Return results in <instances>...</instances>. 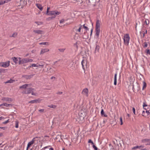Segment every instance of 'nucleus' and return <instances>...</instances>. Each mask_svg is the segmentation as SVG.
<instances>
[{
	"label": "nucleus",
	"mask_w": 150,
	"mask_h": 150,
	"mask_svg": "<svg viewBox=\"0 0 150 150\" xmlns=\"http://www.w3.org/2000/svg\"><path fill=\"white\" fill-rule=\"evenodd\" d=\"M100 21L98 20H97L96 22L95 29V36L97 38H98L99 37L100 31Z\"/></svg>",
	"instance_id": "nucleus-1"
},
{
	"label": "nucleus",
	"mask_w": 150,
	"mask_h": 150,
	"mask_svg": "<svg viewBox=\"0 0 150 150\" xmlns=\"http://www.w3.org/2000/svg\"><path fill=\"white\" fill-rule=\"evenodd\" d=\"M35 90L34 88H29L23 91V93L25 94H29L30 93L32 95L36 96L37 94V93H35Z\"/></svg>",
	"instance_id": "nucleus-2"
},
{
	"label": "nucleus",
	"mask_w": 150,
	"mask_h": 150,
	"mask_svg": "<svg viewBox=\"0 0 150 150\" xmlns=\"http://www.w3.org/2000/svg\"><path fill=\"white\" fill-rule=\"evenodd\" d=\"M123 40L124 44L126 45H128L130 40V37L129 34H126L124 35Z\"/></svg>",
	"instance_id": "nucleus-3"
},
{
	"label": "nucleus",
	"mask_w": 150,
	"mask_h": 150,
	"mask_svg": "<svg viewBox=\"0 0 150 150\" xmlns=\"http://www.w3.org/2000/svg\"><path fill=\"white\" fill-rule=\"evenodd\" d=\"M19 64H22L24 63H25L28 62V58H24L21 60V58H19Z\"/></svg>",
	"instance_id": "nucleus-4"
},
{
	"label": "nucleus",
	"mask_w": 150,
	"mask_h": 150,
	"mask_svg": "<svg viewBox=\"0 0 150 150\" xmlns=\"http://www.w3.org/2000/svg\"><path fill=\"white\" fill-rule=\"evenodd\" d=\"M60 13L56 11H50L48 13V15L57 16L59 15Z\"/></svg>",
	"instance_id": "nucleus-5"
},
{
	"label": "nucleus",
	"mask_w": 150,
	"mask_h": 150,
	"mask_svg": "<svg viewBox=\"0 0 150 150\" xmlns=\"http://www.w3.org/2000/svg\"><path fill=\"white\" fill-rule=\"evenodd\" d=\"M9 63L10 61H8L7 62H2L0 64V65L1 67L6 68L9 66Z\"/></svg>",
	"instance_id": "nucleus-6"
},
{
	"label": "nucleus",
	"mask_w": 150,
	"mask_h": 150,
	"mask_svg": "<svg viewBox=\"0 0 150 150\" xmlns=\"http://www.w3.org/2000/svg\"><path fill=\"white\" fill-rule=\"evenodd\" d=\"M82 94L86 96H88V90L87 88H85L83 89L82 92Z\"/></svg>",
	"instance_id": "nucleus-7"
},
{
	"label": "nucleus",
	"mask_w": 150,
	"mask_h": 150,
	"mask_svg": "<svg viewBox=\"0 0 150 150\" xmlns=\"http://www.w3.org/2000/svg\"><path fill=\"white\" fill-rule=\"evenodd\" d=\"M81 64L82 65L83 69L84 70L85 68L87 67L86 62L84 60H83L81 62Z\"/></svg>",
	"instance_id": "nucleus-8"
},
{
	"label": "nucleus",
	"mask_w": 150,
	"mask_h": 150,
	"mask_svg": "<svg viewBox=\"0 0 150 150\" xmlns=\"http://www.w3.org/2000/svg\"><path fill=\"white\" fill-rule=\"evenodd\" d=\"M37 137H35L33 138L31 141L28 143V148H29L30 146L32 144H34V142L35 141V139L37 138Z\"/></svg>",
	"instance_id": "nucleus-9"
},
{
	"label": "nucleus",
	"mask_w": 150,
	"mask_h": 150,
	"mask_svg": "<svg viewBox=\"0 0 150 150\" xmlns=\"http://www.w3.org/2000/svg\"><path fill=\"white\" fill-rule=\"evenodd\" d=\"M33 32L38 34H42L44 33V32L43 31L39 30H34Z\"/></svg>",
	"instance_id": "nucleus-10"
},
{
	"label": "nucleus",
	"mask_w": 150,
	"mask_h": 150,
	"mask_svg": "<svg viewBox=\"0 0 150 150\" xmlns=\"http://www.w3.org/2000/svg\"><path fill=\"white\" fill-rule=\"evenodd\" d=\"M41 101V99H38L35 100H32L30 101L29 103H40Z\"/></svg>",
	"instance_id": "nucleus-11"
},
{
	"label": "nucleus",
	"mask_w": 150,
	"mask_h": 150,
	"mask_svg": "<svg viewBox=\"0 0 150 150\" xmlns=\"http://www.w3.org/2000/svg\"><path fill=\"white\" fill-rule=\"evenodd\" d=\"M50 51L49 49L45 48L42 49L40 52V54H43L47 52Z\"/></svg>",
	"instance_id": "nucleus-12"
},
{
	"label": "nucleus",
	"mask_w": 150,
	"mask_h": 150,
	"mask_svg": "<svg viewBox=\"0 0 150 150\" xmlns=\"http://www.w3.org/2000/svg\"><path fill=\"white\" fill-rule=\"evenodd\" d=\"M2 100L6 102H11L12 100L11 98H3L2 99Z\"/></svg>",
	"instance_id": "nucleus-13"
},
{
	"label": "nucleus",
	"mask_w": 150,
	"mask_h": 150,
	"mask_svg": "<svg viewBox=\"0 0 150 150\" xmlns=\"http://www.w3.org/2000/svg\"><path fill=\"white\" fill-rule=\"evenodd\" d=\"M12 105L11 104H7L6 103H4L1 104H0V107H3V106H6V107H8L10 105Z\"/></svg>",
	"instance_id": "nucleus-14"
},
{
	"label": "nucleus",
	"mask_w": 150,
	"mask_h": 150,
	"mask_svg": "<svg viewBox=\"0 0 150 150\" xmlns=\"http://www.w3.org/2000/svg\"><path fill=\"white\" fill-rule=\"evenodd\" d=\"M36 5L37 7L39 8L40 11H42L43 9L42 7V5L38 4H36Z\"/></svg>",
	"instance_id": "nucleus-15"
},
{
	"label": "nucleus",
	"mask_w": 150,
	"mask_h": 150,
	"mask_svg": "<svg viewBox=\"0 0 150 150\" xmlns=\"http://www.w3.org/2000/svg\"><path fill=\"white\" fill-rule=\"evenodd\" d=\"M144 146L142 145L140 146H136L134 147H133L132 148V149H141V148H143Z\"/></svg>",
	"instance_id": "nucleus-16"
},
{
	"label": "nucleus",
	"mask_w": 150,
	"mask_h": 150,
	"mask_svg": "<svg viewBox=\"0 0 150 150\" xmlns=\"http://www.w3.org/2000/svg\"><path fill=\"white\" fill-rule=\"evenodd\" d=\"M100 49V47L98 45H96V47L95 50V53H96L98 52Z\"/></svg>",
	"instance_id": "nucleus-17"
},
{
	"label": "nucleus",
	"mask_w": 150,
	"mask_h": 150,
	"mask_svg": "<svg viewBox=\"0 0 150 150\" xmlns=\"http://www.w3.org/2000/svg\"><path fill=\"white\" fill-rule=\"evenodd\" d=\"M28 84H25L19 87L20 88H26L28 86Z\"/></svg>",
	"instance_id": "nucleus-18"
},
{
	"label": "nucleus",
	"mask_w": 150,
	"mask_h": 150,
	"mask_svg": "<svg viewBox=\"0 0 150 150\" xmlns=\"http://www.w3.org/2000/svg\"><path fill=\"white\" fill-rule=\"evenodd\" d=\"M13 59L16 64L19 63V61L17 59V58L14 57L13 58Z\"/></svg>",
	"instance_id": "nucleus-19"
},
{
	"label": "nucleus",
	"mask_w": 150,
	"mask_h": 150,
	"mask_svg": "<svg viewBox=\"0 0 150 150\" xmlns=\"http://www.w3.org/2000/svg\"><path fill=\"white\" fill-rule=\"evenodd\" d=\"M15 81L13 80H12L11 79H10V80H8V81L5 82V83H13Z\"/></svg>",
	"instance_id": "nucleus-20"
},
{
	"label": "nucleus",
	"mask_w": 150,
	"mask_h": 150,
	"mask_svg": "<svg viewBox=\"0 0 150 150\" xmlns=\"http://www.w3.org/2000/svg\"><path fill=\"white\" fill-rule=\"evenodd\" d=\"M142 45L144 48H145L147 47L148 44L147 42H145L142 44Z\"/></svg>",
	"instance_id": "nucleus-21"
},
{
	"label": "nucleus",
	"mask_w": 150,
	"mask_h": 150,
	"mask_svg": "<svg viewBox=\"0 0 150 150\" xmlns=\"http://www.w3.org/2000/svg\"><path fill=\"white\" fill-rule=\"evenodd\" d=\"M146 86V82L144 81H143V86L142 87V90H144V89L145 88Z\"/></svg>",
	"instance_id": "nucleus-22"
},
{
	"label": "nucleus",
	"mask_w": 150,
	"mask_h": 150,
	"mask_svg": "<svg viewBox=\"0 0 150 150\" xmlns=\"http://www.w3.org/2000/svg\"><path fill=\"white\" fill-rule=\"evenodd\" d=\"M39 44L40 45H48L49 44L48 42H42L40 43Z\"/></svg>",
	"instance_id": "nucleus-23"
},
{
	"label": "nucleus",
	"mask_w": 150,
	"mask_h": 150,
	"mask_svg": "<svg viewBox=\"0 0 150 150\" xmlns=\"http://www.w3.org/2000/svg\"><path fill=\"white\" fill-rule=\"evenodd\" d=\"M18 123H19V122L18 121H15V127L16 128H18Z\"/></svg>",
	"instance_id": "nucleus-24"
},
{
	"label": "nucleus",
	"mask_w": 150,
	"mask_h": 150,
	"mask_svg": "<svg viewBox=\"0 0 150 150\" xmlns=\"http://www.w3.org/2000/svg\"><path fill=\"white\" fill-rule=\"evenodd\" d=\"M101 115H103L104 116V117H107V115H106L104 114V112L103 110V109H101Z\"/></svg>",
	"instance_id": "nucleus-25"
},
{
	"label": "nucleus",
	"mask_w": 150,
	"mask_h": 150,
	"mask_svg": "<svg viewBox=\"0 0 150 150\" xmlns=\"http://www.w3.org/2000/svg\"><path fill=\"white\" fill-rule=\"evenodd\" d=\"M65 48H60L58 50L61 52H64V50H65Z\"/></svg>",
	"instance_id": "nucleus-26"
},
{
	"label": "nucleus",
	"mask_w": 150,
	"mask_h": 150,
	"mask_svg": "<svg viewBox=\"0 0 150 150\" xmlns=\"http://www.w3.org/2000/svg\"><path fill=\"white\" fill-rule=\"evenodd\" d=\"M48 107L53 108H55L56 107V106L55 105H48Z\"/></svg>",
	"instance_id": "nucleus-27"
},
{
	"label": "nucleus",
	"mask_w": 150,
	"mask_h": 150,
	"mask_svg": "<svg viewBox=\"0 0 150 150\" xmlns=\"http://www.w3.org/2000/svg\"><path fill=\"white\" fill-rule=\"evenodd\" d=\"M17 33H14L11 37H15L17 36Z\"/></svg>",
	"instance_id": "nucleus-28"
},
{
	"label": "nucleus",
	"mask_w": 150,
	"mask_h": 150,
	"mask_svg": "<svg viewBox=\"0 0 150 150\" xmlns=\"http://www.w3.org/2000/svg\"><path fill=\"white\" fill-rule=\"evenodd\" d=\"M150 141V139H145L143 140L142 141L143 142H149Z\"/></svg>",
	"instance_id": "nucleus-29"
},
{
	"label": "nucleus",
	"mask_w": 150,
	"mask_h": 150,
	"mask_svg": "<svg viewBox=\"0 0 150 150\" xmlns=\"http://www.w3.org/2000/svg\"><path fill=\"white\" fill-rule=\"evenodd\" d=\"M144 23H145L146 25H148L149 24V21L148 20H146L144 22Z\"/></svg>",
	"instance_id": "nucleus-30"
},
{
	"label": "nucleus",
	"mask_w": 150,
	"mask_h": 150,
	"mask_svg": "<svg viewBox=\"0 0 150 150\" xmlns=\"http://www.w3.org/2000/svg\"><path fill=\"white\" fill-rule=\"evenodd\" d=\"M44 65L43 64H38L37 65V67H43Z\"/></svg>",
	"instance_id": "nucleus-31"
},
{
	"label": "nucleus",
	"mask_w": 150,
	"mask_h": 150,
	"mask_svg": "<svg viewBox=\"0 0 150 150\" xmlns=\"http://www.w3.org/2000/svg\"><path fill=\"white\" fill-rule=\"evenodd\" d=\"M117 73L115 74L114 78V81H117Z\"/></svg>",
	"instance_id": "nucleus-32"
},
{
	"label": "nucleus",
	"mask_w": 150,
	"mask_h": 150,
	"mask_svg": "<svg viewBox=\"0 0 150 150\" xmlns=\"http://www.w3.org/2000/svg\"><path fill=\"white\" fill-rule=\"evenodd\" d=\"M79 37V35H76L74 37V38L75 40H76L78 39Z\"/></svg>",
	"instance_id": "nucleus-33"
},
{
	"label": "nucleus",
	"mask_w": 150,
	"mask_h": 150,
	"mask_svg": "<svg viewBox=\"0 0 150 150\" xmlns=\"http://www.w3.org/2000/svg\"><path fill=\"white\" fill-rule=\"evenodd\" d=\"M4 4V1L1 0L0 1V6L3 5Z\"/></svg>",
	"instance_id": "nucleus-34"
},
{
	"label": "nucleus",
	"mask_w": 150,
	"mask_h": 150,
	"mask_svg": "<svg viewBox=\"0 0 150 150\" xmlns=\"http://www.w3.org/2000/svg\"><path fill=\"white\" fill-rule=\"evenodd\" d=\"M11 0H5L4 1V4L8 3V2L11 1Z\"/></svg>",
	"instance_id": "nucleus-35"
},
{
	"label": "nucleus",
	"mask_w": 150,
	"mask_h": 150,
	"mask_svg": "<svg viewBox=\"0 0 150 150\" xmlns=\"http://www.w3.org/2000/svg\"><path fill=\"white\" fill-rule=\"evenodd\" d=\"M83 27L86 30H88V28L87 26L85 25V24L83 25Z\"/></svg>",
	"instance_id": "nucleus-36"
},
{
	"label": "nucleus",
	"mask_w": 150,
	"mask_h": 150,
	"mask_svg": "<svg viewBox=\"0 0 150 150\" xmlns=\"http://www.w3.org/2000/svg\"><path fill=\"white\" fill-rule=\"evenodd\" d=\"M120 125H122L123 124V122H122V117H120Z\"/></svg>",
	"instance_id": "nucleus-37"
},
{
	"label": "nucleus",
	"mask_w": 150,
	"mask_h": 150,
	"mask_svg": "<svg viewBox=\"0 0 150 150\" xmlns=\"http://www.w3.org/2000/svg\"><path fill=\"white\" fill-rule=\"evenodd\" d=\"M88 142L89 143H91L92 144H94L93 142L91 139H89L88 140Z\"/></svg>",
	"instance_id": "nucleus-38"
},
{
	"label": "nucleus",
	"mask_w": 150,
	"mask_h": 150,
	"mask_svg": "<svg viewBox=\"0 0 150 150\" xmlns=\"http://www.w3.org/2000/svg\"><path fill=\"white\" fill-rule=\"evenodd\" d=\"M50 7H47V12H46V14L48 15V13L49 12V10L50 9Z\"/></svg>",
	"instance_id": "nucleus-39"
},
{
	"label": "nucleus",
	"mask_w": 150,
	"mask_h": 150,
	"mask_svg": "<svg viewBox=\"0 0 150 150\" xmlns=\"http://www.w3.org/2000/svg\"><path fill=\"white\" fill-rule=\"evenodd\" d=\"M33 62V60L32 59L28 58V62Z\"/></svg>",
	"instance_id": "nucleus-40"
},
{
	"label": "nucleus",
	"mask_w": 150,
	"mask_h": 150,
	"mask_svg": "<svg viewBox=\"0 0 150 150\" xmlns=\"http://www.w3.org/2000/svg\"><path fill=\"white\" fill-rule=\"evenodd\" d=\"M44 110H45L44 109H41L39 110V111L41 112H42L44 111Z\"/></svg>",
	"instance_id": "nucleus-41"
},
{
	"label": "nucleus",
	"mask_w": 150,
	"mask_h": 150,
	"mask_svg": "<svg viewBox=\"0 0 150 150\" xmlns=\"http://www.w3.org/2000/svg\"><path fill=\"white\" fill-rule=\"evenodd\" d=\"M132 111L134 115H136L135 109L134 108H132Z\"/></svg>",
	"instance_id": "nucleus-42"
},
{
	"label": "nucleus",
	"mask_w": 150,
	"mask_h": 150,
	"mask_svg": "<svg viewBox=\"0 0 150 150\" xmlns=\"http://www.w3.org/2000/svg\"><path fill=\"white\" fill-rule=\"evenodd\" d=\"M93 148L95 150H97V148L95 145H93Z\"/></svg>",
	"instance_id": "nucleus-43"
},
{
	"label": "nucleus",
	"mask_w": 150,
	"mask_h": 150,
	"mask_svg": "<svg viewBox=\"0 0 150 150\" xmlns=\"http://www.w3.org/2000/svg\"><path fill=\"white\" fill-rule=\"evenodd\" d=\"M31 66L32 67H37V65L36 64H32V65H31Z\"/></svg>",
	"instance_id": "nucleus-44"
},
{
	"label": "nucleus",
	"mask_w": 150,
	"mask_h": 150,
	"mask_svg": "<svg viewBox=\"0 0 150 150\" xmlns=\"http://www.w3.org/2000/svg\"><path fill=\"white\" fill-rule=\"evenodd\" d=\"M81 28V26L80 27H79V29H78V31L79 32H80Z\"/></svg>",
	"instance_id": "nucleus-45"
},
{
	"label": "nucleus",
	"mask_w": 150,
	"mask_h": 150,
	"mask_svg": "<svg viewBox=\"0 0 150 150\" xmlns=\"http://www.w3.org/2000/svg\"><path fill=\"white\" fill-rule=\"evenodd\" d=\"M8 121H9V120H8L5 121V122H3V123L4 124H6L8 122Z\"/></svg>",
	"instance_id": "nucleus-46"
},
{
	"label": "nucleus",
	"mask_w": 150,
	"mask_h": 150,
	"mask_svg": "<svg viewBox=\"0 0 150 150\" xmlns=\"http://www.w3.org/2000/svg\"><path fill=\"white\" fill-rule=\"evenodd\" d=\"M36 23L38 25H41L42 23L40 22H36Z\"/></svg>",
	"instance_id": "nucleus-47"
},
{
	"label": "nucleus",
	"mask_w": 150,
	"mask_h": 150,
	"mask_svg": "<svg viewBox=\"0 0 150 150\" xmlns=\"http://www.w3.org/2000/svg\"><path fill=\"white\" fill-rule=\"evenodd\" d=\"M147 106V105L145 103H144L143 105V108H144V109H146L145 108H144V107Z\"/></svg>",
	"instance_id": "nucleus-48"
},
{
	"label": "nucleus",
	"mask_w": 150,
	"mask_h": 150,
	"mask_svg": "<svg viewBox=\"0 0 150 150\" xmlns=\"http://www.w3.org/2000/svg\"><path fill=\"white\" fill-rule=\"evenodd\" d=\"M74 46L75 47H76V48H77V42H76L74 44Z\"/></svg>",
	"instance_id": "nucleus-49"
},
{
	"label": "nucleus",
	"mask_w": 150,
	"mask_h": 150,
	"mask_svg": "<svg viewBox=\"0 0 150 150\" xmlns=\"http://www.w3.org/2000/svg\"><path fill=\"white\" fill-rule=\"evenodd\" d=\"M0 128L4 130L6 128V127H0Z\"/></svg>",
	"instance_id": "nucleus-50"
},
{
	"label": "nucleus",
	"mask_w": 150,
	"mask_h": 150,
	"mask_svg": "<svg viewBox=\"0 0 150 150\" xmlns=\"http://www.w3.org/2000/svg\"><path fill=\"white\" fill-rule=\"evenodd\" d=\"M64 19H62L60 21V23H62L64 22Z\"/></svg>",
	"instance_id": "nucleus-51"
},
{
	"label": "nucleus",
	"mask_w": 150,
	"mask_h": 150,
	"mask_svg": "<svg viewBox=\"0 0 150 150\" xmlns=\"http://www.w3.org/2000/svg\"><path fill=\"white\" fill-rule=\"evenodd\" d=\"M147 53L150 54V51L149 50H148L147 51Z\"/></svg>",
	"instance_id": "nucleus-52"
},
{
	"label": "nucleus",
	"mask_w": 150,
	"mask_h": 150,
	"mask_svg": "<svg viewBox=\"0 0 150 150\" xmlns=\"http://www.w3.org/2000/svg\"><path fill=\"white\" fill-rule=\"evenodd\" d=\"M146 112L147 113V115H149L150 114V112L149 110H146Z\"/></svg>",
	"instance_id": "nucleus-53"
},
{
	"label": "nucleus",
	"mask_w": 150,
	"mask_h": 150,
	"mask_svg": "<svg viewBox=\"0 0 150 150\" xmlns=\"http://www.w3.org/2000/svg\"><path fill=\"white\" fill-rule=\"evenodd\" d=\"M114 85H117V81H114Z\"/></svg>",
	"instance_id": "nucleus-54"
},
{
	"label": "nucleus",
	"mask_w": 150,
	"mask_h": 150,
	"mask_svg": "<svg viewBox=\"0 0 150 150\" xmlns=\"http://www.w3.org/2000/svg\"><path fill=\"white\" fill-rule=\"evenodd\" d=\"M55 77H54V76H52L51 78V79H55Z\"/></svg>",
	"instance_id": "nucleus-55"
},
{
	"label": "nucleus",
	"mask_w": 150,
	"mask_h": 150,
	"mask_svg": "<svg viewBox=\"0 0 150 150\" xmlns=\"http://www.w3.org/2000/svg\"><path fill=\"white\" fill-rule=\"evenodd\" d=\"M56 16H52V17H51V19H52V18H55V17H56Z\"/></svg>",
	"instance_id": "nucleus-56"
},
{
	"label": "nucleus",
	"mask_w": 150,
	"mask_h": 150,
	"mask_svg": "<svg viewBox=\"0 0 150 150\" xmlns=\"http://www.w3.org/2000/svg\"><path fill=\"white\" fill-rule=\"evenodd\" d=\"M62 92H58L57 93V94H61L62 93Z\"/></svg>",
	"instance_id": "nucleus-57"
},
{
	"label": "nucleus",
	"mask_w": 150,
	"mask_h": 150,
	"mask_svg": "<svg viewBox=\"0 0 150 150\" xmlns=\"http://www.w3.org/2000/svg\"><path fill=\"white\" fill-rule=\"evenodd\" d=\"M146 145H150V142H149L148 143H147L146 144Z\"/></svg>",
	"instance_id": "nucleus-58"
},
{
	"label": "nucleus",
	"mask_w": 150,
	"mask_h": 150,
	"mask_svg": "<svg viewBox=\"0 0 150 150\" xmlns=\"http://www.w3.org/2000/svg\"><path fill=\"white\" fill-rule=\"evenodd\" d=\"M60 60H59L55 62L54 63V64H55L57 62L59 61Z\"/></svg>",
	"instance_id": "nucleus-59"
},
{
	"label": "nucleus",
	"mask_w": 150,
	"mask_h": 150,
	"mask_svg": "<svg viewBox=\"0 0 150 150\" xmlns=\"http://www.w3.org/2000/svg\"><path fill=\"white\" fill-rule=\"evenodd\" d=\"M49 150H53V149L52 148H50V149Z\"/></svg>",
	"instance_id": "nucleus-60"
},
{
	"label": "nucleus",
	"mask_w": 150,
	"mask_h": 150,
	"mask_svg": "<svg viewBox=\"0 0 150 150\" xmlns=\"http://www.w3.org/2000/svg\"><path fill=\"white\" fill-rule=\"evenodd\" d=\"M0 146H1V147H2L3 146V145H2V144H0Z\"/></svg>",
	"instance_id": "nucleus-61"
},
{
	"label": "nucleus",
	"mask_w": 150,
	"mask_h": 150,
	"mask_svg": "<svg viewBox=\"0 0 150 150\" xmlns=\"http://www.w3.org/2000/svg\"><path fill=\"white\" fill-rule=\"evenodd\" d=\"M145 36V33L144 32V33H143V37L144 38Z\"/></svg>",
	"instance_id": "nucleus-62"
},
{
	"label": "nucleus",
	"mask_w": 150,
	"mask_h": 150,
	"mask_svg": "<svg viewBox=\"0 0 150 150\" xmlns=\"http://www.w3.org/2000/svg\"><path fill=\"white\" fill-rule=\"evenodd\" d=\"M3 117H0V120H1L3 118Z\"/></svg>",
	"instance_id": "nucleus-63"
},
{
	"label": "nucleus",
	"mask_w": 150,
	"mask_h": 150,
	"mask_svg": "<svg viewBox=\"0 0 150 150\" xmlns=\"http://www.w3.org/2000/svg\"><path fill=\"white\" fill-rule=\"evenodd\" d=\"M127 115L128 117H129L130 116V115L129 114H127Z\"/></svg>",
	"instance_id": "nucleus-64"
}]
</instances>
